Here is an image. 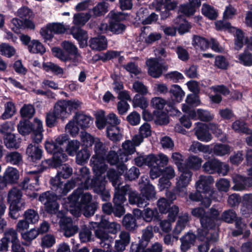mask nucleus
I'll use <instances>...</instances> for the list:
<instances>
[{
	"instance_id": "obj_32",
	"label": "nucleus",
	"mask_w": 252,
	"mask_h": 252,
	"mask_svg": "<svg viewBox=\"0 0 252 252\" xmlns=\"http://www.w3.org/2000/svg\"><path fill=\"white\" fill-rule=\"evenodd\" d=\"M117 148L116 146H114L112 149L108 153L107 155L105 156V161L106 160L111 165H116L119 163L126 162L121 159L122 155L120 152L119 155L115 152V150Z\"/></svg>"
},
{
	"instance_id": "obj_50",
	"label": "nucleus",
	"mask_w": 252,
	"mask_h": 252,
	"mask_svg": "<svg viewBox=\"0 0 252 252\" xmlns=\"http://www.w3.org/2000/svg\"><path fill=\"white\" fill-rule=\"evenodd\" d=\"M189 150L194 153H198V152L207 153L211 151V149L210 146L204 145L196 141L192 143L190 147Z\"/></svg>"
},
{
	"instance_id": "obj_47",
	"label": "nucleus",
	"mask_w": 252,
	"mask_h": 252,
	"mask_svg": "<svg viewBox=\"0 0 252 252\" xmlns=\"http://www.w3.org/2000/svg\"><path fill=\"white\" fill-rule=\"evenodd\" d=\"M29 51L32 53L43 54L45 52V48L42 44L37 40H33L28 45Z\"/></svg>"
},
{
	"instance_id": "obj_61",
	"label": "nucleus",
	"mask_w": 252,
	"mask_h": 252,
	"mask_svg": "<svg viewBox=\"0 0 252 252\" xmlns=\"http://www.w3.org/2000/svg\"><path fill=\"white\" fill-rule=\"evenodd\" d=\"M123 224L128 230H132L136 226L135 219L130 214H127L124 217Z\"/></svg>"
},
{
	"instance_id": "obj_36",
	"label": "nucleus",
	"mask_w": 252,
	"mask_h": 252,
	"mask_svg": "<svg viewBox=\"0 0 252 252\" xmlns=\"http://www.w3.org/2000/svg\"><path fill=\"white\" fill-rule=\"evenodd\" d=\"M164 5V10L160 13L161 19L164 20L170 15V11L174 10L177 6L178 2L174 0H162Z\"/></svg>"
},
{
	"instance_id": "obj_39",
	"label": "nucleus",
	"mask_w": 252,
	"mask_h": 252,
	"mask_svg": "<svg viewBox=\"0 0 252 252\" xmlns=\"http://www.w3.org/2000/svg\"><path fill=\"white\" fill-rule=\"evenodd\" d=\"M202 159L196 156H190L186 160L184 167L186 169H198L201 166Z\"/></svg>"
},
{
	"instance_id": "obj_58",
	"label": "nucleus",
	"mask_w": 252,
	"mask_h": 252,
	"mask_svg": "<svg viewBox=\"0 0 252 252\" xmlns=\"http://www.w3.org/2000/svg\"><path fill=\"white\" fill-rule=\"evenodd\" d=\"M95 124L97 127L101 129L103 128L106 124L107 119L105 117V113L103 110H99L95 114Z\"/></svg>"
},
{
	"instance_id": "obj_18",
	"label": "nucleus",
	"mask_w": 252,
	"mask_h": 252,
	"mask_svg": "<svg viewBox=\"0 0 252 252\" xmlns=\"http://www.w3.org/2000/svg\"><path fill=\"white\" fill-rule=\"evenodd\" d=\"M92 224L93 227H98L97 229L95 230V232L97 230L101 229L103 230L106 233L104 229H107L109 233L115 234H116L121 228L120 224L114 221L109 222L102 217L100 218V222H92ZM106 233H107L106 232Z\"/></svg>"
},
{
	"instance_id": "obj_57",
	"label": "nucleus",
	"mask_w": 252,
	"mask_h": 252,
	"mask_svg": "<svg viewBox=\"0 0 252 252\" xmlns=\"http://www.w3.org/2000/svg\"><path fill=\"white\" fill-rule=\"evenodd\" d=\"M39 235L36 229L32 228L29 231L22 232L21 236L26 242H31L35 239Z\"/></svg>"
},
{
	"instance_id": "obj_30",
	"label": "nucleus",
	"mask_w": 252,
	"mask_h": 252,
	"mask_svg": "<svg viewBox=\"0 0 252 252\" xmlns=\"http://www.w3.org/2000/svg\"><path fill=\"white\" fill-rule=\"evenodd\" d=\"M89 46L93 50L101 51L106 49L107 41L104 36H99L91 38L89 41Z\"/></svg>"
},
{
	"instance_id": "obj_21",
	"label": "nucleus",
	"mask_w": 252,
	"mask_h": 252,
	"mask_svg": "<svg viewBox=\"0 0 252 252\" xmlns=\"http://www.w3.org/2000/svg\"><path fill=\"white\" fill-rule=\"evenodd\" d=\"M7 200L9 205L26 206V203L22 199V193L17 188H13L9 190L7 194Z\"/></svg>"
},
{
	"instance_id": "obj_2",
	"label": "nucleus",
	"mask_w": 252,
	"mask_h": 252,
	"mask_svg": "<svg viewBox=\"0 0 252 252\" xmlns=\"http://www.w3.org/2000/svg\"><path fill=\"white\" fill-rule=\"evenodd\" d=\"M192 215L200 219L201 227L197 229V235L199 239H204L209 231L216 230L217 221L219 220V212L212 208L209 214L206 213L202 207L193 209Z\"/></svg>"
},
{
	"instance_id": "obj_6",
	"label": "nucleus",
	"mask_w": 252,
	"mask_h": 252,
	"mask_svg": "<svg viewBox=\"0 0 252 252\" xmlns=\"http://www.w3.org/2000/svg\"><path fill=\"white\" fill-rule=\"evenodd\" d=\"M93 124V118L83 113H77L73 119L66 125V131L72 136L76 135L79 128L85 129L90 127Z\"/></svg>"
},
{
	"instance_id": "obj_46",
	"label": "nucleus",
	"mask_w": 252,
	"mask_h": 252,
	"mask_svg": "<svg viewBox=\"0 0 252 252\" xmlns=\"http://www.w3.org/2000/svg\"><path fill=\"white\" fill-rule=\"evenodd\" d=\"M25 218L30 224L37 223L39 219L38 212L32 209H29L25 211L23 214Z\"/></svg>"
},
{
	"instance_id": "obj_12",
	"label": "nucleus",
	"mask_w": 252,
	"mask_h": 252,
	"mask_svg": "<svg viewBox=\"0 0 252 252\" xmlns=\"http://www.w3.org/2000/svg\"><path fill=\"white\" fill-rule=\"evenodd\" d=\"M57 218L60 219L59 221L60 227L64 236L69 237L77 232L78 226L73 223L71 218L65 217V212L58 213Z\"/></svg>"
},
{
	"instance_id": "obj_37",
	"label": "nucleus",
	"mask_w": 252,
	"mask_h": 252,
	"mask_svg": "<svg viewBox=\"0 0 252 252\" xmlns=\"http://www.w3.org/2000/svg\"><path fill=\"white\" fill-rule=\"evenodd\" d=\"M192 45L197 50L205 51L209 47V41L204 37L199 35H194Z\"/></svg>"
},
{
	"instance_id": "obj_42",
	"label": "nucleus",
	"mask_w": 252,
	"mask_h": 252,
	"mask_svg": "<svg viewBox=\"0 0 252 252\" xmlns=\"http://www.w3.org/2000/svg\"><path fill=\"white\" fill-rule=\"evenodd\" d=\"M92 16L90 12L76 13L73 16V23L77 26H83Z\"/></svg>"
},
{
	"instance_id": "obj_26",
	"label": "nucleus",
	"mask_w": 252,
	"mask_h": 252,
	"mask_svg": "<svg viewBox=\"0 0 252 252\" xmlns=\"http://www.w3.org/2000/svg\"><path fill=\"white\" fill-rule=\"evenodd\" d=\"M122 149L118 148V152H120L122 155L121 159L127 162L130 159L129 156L136 151L135 147L131 140H128L122 143Z\"/></svg>"
},
{
	"instance_id": "obj_24",
	"label": "nucleus",
	"mask_w": 252,
	"mask_h": 252,
	"mask_svg": "<svg viewBox=\"0 0 252 252\" xmlns=\"http://www.w3.org/2000/svg\"><path fill=\"white\" fill-rule=\"evenodd\" d=\"M195 125V133L197 139L206 142L211 141L212 136L207 130V125L200 122L196 123Z\"/></svg>"
},
{
	"instance_id": "obj_28",
	"label": "nucleus",
	"mask_w": 252,
	"mask_h": 252,
	"mask_svg": "<svg viewBox=\"0 0 252 252\" xmlns=\"http://www.w3.org/2000/svg\"><path fill=\"white\" fill-rule=\"evenodd\" d=\"M70 31L73 37L79 42L80 47H84L87 45L88 35L86 31L74 26L71 28Z\"/></svg>"
},
{
	"instance_id": "obj_54",
	"label": "nucleus",
	"mask_w": 252,
	"mask_h": 252,
	"mask_svg": "<svg viewBox=\"0 0 252 252\" xmlns=\"http://www.w3.org/2000/svg\"><path fill=\"white\" fill-rule=\"evenodd\" d=\"M90 156L91 153L88 149L86 148L82 149L76 154V162L82 165L88 160Z\"/></svg>"
},
{
	"instance_id": "obj_43",
	"label": "nucleus",
	"mask_w": 252,
	"mask_h": 252,
	"mask_svg": "<svg viewBox=\"0 0 252 252\" xmlns=\"http://www.w3.org/2000/svg\"><path fill=\"white\" fill-rule=\"evenodd\" d=\"M42 67L46 71L51 72L60 77L63 76V69L54 63L51 62L44 63L42 64Z\"/></svg>"
},
{
	"instance_id": "obj_35",
	"label": "nucleus",
	"mask_w": 252,
	"mask_h": 252,
	"mask_svg": "<svg viewBox=\"0 0 252 252\" xmlns=\"http://www.w3.org/2000/svg\"><path fill=\"white\" fill-rule=\"evenodd\" d=\"M242 207L241 212L243 215L247 216L252 212V194H245L242 198Z\"/></svg>"
},
{
	"instance_id": "obj_3",
	"label": "nucleus",
	"mask_w": 252,
	"mask_h": 252,
	"mask_svg": "<svg viewBox=\"0 0 252 252\" xmlns=\"http://www.w3.org/2000/svg\"><path fill=\"white\" fill-rule=\"evenodd\" d=\"M72 169L69 165L67 164L63 165L58 171L56 176L50 180L52 189L60 195H66L77 184V181H79V177H81V169L80 174L76 179H72L65 184H63L61 181V178L67 179L72 175Z\"/></svg>"
},
{
	"instance_id": "obj_22",
	"label": "nucleus",
	"mask_w": 252,
	"mask_h": 252,
	"mask_svg": "<svg viewBox=\"0 0 252 252\" xmlns=\"http://www.w3.org/2000/svg\"><path fill=\"white\" fill-rule=\"evenodd\" d=\"M207 233L204 239L201 240L198 238V240L205 242L204 243L198 245V250L199 252H208L210 244L216 242L218 239V234L216 230L209 231ZM197 238L198 237H197Z\"/></svg>"
},
{
	"instance_id": "obj_25",
	"label": "nucleus",
	"mask_w": 252,
	"mask_h": 252,
	"mask_svg": "<svg viewBox=\"0 0 252 252\" xmlns=\"http://www.w3.org/2000/svg\"><path fill=\"white\" fill-rule=\"evenodd\" d=\"M196 237L194 234L189 232L180 239V249L182 252H187L195 243Z\"/></svg>"
},
{
	"instance_id": "obj_14",
	"label": "nucleus",
	"mask_w": 252,
	"mask_h": 252,
	"mask_svg": "<svg viewBox=\"0 0 252 252\" xmlns=\"http://www.w3.org/2000/svg\"><path fill=\"white\" fill-rule=\"evenodd\" d=\"M214 182L211 176L200 175L195 183L196 189L204 194H209L211 196L213 193L212 185Z\"/></svg>"
},
{
	"instance_id": "obj_20",
	"label": "nucleus",
	"mask_w": 252,
	"mask_h": 252,
	"mask_svg": "<svg viewBox=\"0 0 252 252\" xmlns=\"http://www.w3.org/2000/svg\"><path fill=\"white\" fill-rule=\"evenodd\" d=\"M67 156L62 149L53 154L52 159H48L42 162L43 165L47 164L49 166L57 168L60 166L63 162L66 161Z\"/></svg>"
},
{
	"instance_id": "obj_16",
	"label": "nucleus",
	"mask_w": 252,
	"mask_h": 252,
	"mask_svg": "<svg viewBox=\"0 0 252 252\" xmlns=\"http://www.w3.org/2000/svg\"><path fill=\"white\" fill-rule=\"evenodd\" d=\"M52 52L54 55L61 61L66 62L70 60L73 65H77L82 60V57L78 50L75 53L69 55L59 48L54 47L52 48Z\"/></svg>"
},
{
	"instance_id": "obj_13",
	"label": "nucleus",
	"mask_w": 252,
	"mask_h": 252,
	"mask_svg": "<svg viewBox=\"0 0 252 252\" xmlns=\"http://www.w3.org/2000/svg\"><path fill=\"white\" fill-rule=\"evenodd\" d=\"M38 186V177L37 176L26 177L20 184V187L26 192L27 195L34 198L37 196V194L34 192L37 190Z\"/></svg>"
},
{
	"instance_id": "obj_59",
	"label": "nucleus",
	"mask_w": 252,
	"mask_h": 252,
	"mask_svg": "<svg viewBox=\"0 0 252 252\" xmlns=\"http://www.w3.org/2000/svg\"><path fill=\"white\" fill-rule=\"evenodd\" d=\"M16 51L13 47L7 43L0 45V53L7 57H11L14 55Z\"/></svg>"
},
{
	"instance_id": "obj_15",
	"label": "nucleus",
	"mask_w": 252,
	"mask_h": 252,
	"mask_svg": "<svg viewBox=\"0 0 252 252\" xmlns=\"http://www.w3.org/2000/svg\"><path fill=\"white\" fill-rule=\"evenodd\" d=\"M249 177H244L240 175H234L233 181L235 185L233 187L234 190L241 191L245 189L247 187L252 186V167L248 170Z\"/></svg>"
},
{
	"instance_id": "obj_49",
	"label": "nucleus",
	"mask_w": 252,
	"mask_h": 252,
	"mask_svg": "<svg viewBox=\"0 0 252 252\" xmlns=\"http://www.w3.org/2000/svg\"><path fill=\"white\" fill-rule=\"evenodd\" d=\"M6 162L12 164L18 165L22 162V156L17 152H10L5 157Z\"/></svg>"
},
{
	"instance_id": "obj_51",
	"label": "nucleus",
	"mask_w": 252,
	"mask_h": 252,
	"mask_svg": "<svg viewBox=\"0 0 252 252\" xmlns=\"http://www.w3.org/2000/svg\"><path fill=\"white\" fill-rule=\"evenodd\" d=\"M107 175L108 179L112 182L113 186L115 187V191L116 190V188L121 189L123 187V186L120 187L121 183L119 181V174L117 173L114 169H109L107 172Z\"/></svg>"
},
{
	"instance_id": "obj_56",
	"label": "nucleus",
	"mask_w": 252,
	"mask_h": 252,
	"mask_svg": "<svg viewBox=\"0 0 252 252\" xmlns=\"http://www.w3.org/2000/svg\"><path fill=\"white\" fill-rule=\"evenodd\" d=\"M80 138L83 145L86 147L91 146L93 144H94L95 140L98 139V138L94 137L90 133L85 131L81 133Z\"/></svg>"
},
{
	"instance_id": "obj_64",
	"label": "nucleus",
	"mask_w": 252,
	"mask_h": 252,
	"mask_svg": "<svg viewBox=\"0 0 252 252\" xmlns=\"http://www.w3.org/2000/svg\"><path fill=\"white\" fill-rule=\"evenodd\" d=\"M18 130L20 134L27 135L32 130V126L29 122L20 121L18 126Z\"/></svg>"
},
{
	"instance_id": "obj_1",
	"label": "nucleus",
	"mask_w": 252,
	"mask_h": 252,
	"mask_svg": "<svg viewBox=\"0 0 252 252\" xmlns=\"http://www.w3.org/2000/svg\"><path fill=\"white\" fill-rule=\"evenodd\" d=\"M81 177L77 184L80 187L75 190L67 198L64 205L66 209L73 215L78 217L81 213L87 217L93 215L96 208L95 203H91L92 196L90 192H84L82 189L92 188L94 191L99 194L103 201L110 199V194L105 189V177L95 176L91 180L90 171L86 167L81 168Z\"/></svg>"
},
{
	"instance_id": "obj_19",
	"label": "nucleus",
	"mask_w": 252,
	"mask_h": 252,
	"mask_svg": "<svg viewBox=\"0 0 252 252\" xmlns=\"http://www.w3.org/2000/svg\"><path fill=\"white\" fill-rule=\"evenodd\" d=\"M96 237L100 240L99 244L100 246L106 250V252H114L112 250V244L113 242L114 238L108 233H105L103 230L99 229L95 232Z\"/></svg>"
},
{
	"instance_id": "obj_31",
	"label": "nucleus",
	"mask_w": 252,
	"mask_h": 252,
	"mask_svg": "<svg viewBox=\"0 0 252 252\" xmlns=\"http://www.w3.org/2000/svg\"><path fill=\"white\" fill-rule=\"evenodd\" d=\"M147 14L148 9L143 7L141 8L137 13V16L142 21L143 24H151L158 20V15L155 13H152L149 16L144 19Z\"/></svg>"
},
{
	"instance_id": "obj_8",
	"label": "nucleus",
	"mask_w": 252,
	"mask_h": 252,
	"mask_svg": "<svg viewBox=\"0 0 252 252\" xmlns=\"http://www.w3.org/2000/svg\"><path fill=\"white\" fill-rule=\"evenodd\" d=\"M129 186L127 185L122 187L121 189L116 188V190L115 192L113 198V203L114 204L113 213L115 216L120 218L125 214V210L123 204L126 200V193L127 192H129Z\"/></svg>"
},
{
	"instance_id": "obj_63",
	"label": "nucleus",
	"mask_w": 252,
	"mask_h": 252,
	"mask_svg": "<svg viewBox=\"0 0 252 252\" xmlns=\"http://www.w3.org/2000/svg\"><path fill=\"white\" fill-rule=\"evenodd\" d=\"M56 243L54 235L46 234L42 238L41 246L43 248H49L52 247Z\"/></svg>"
},
{
	"instance_id": "obj_34",
	"label": "nucleus",
	"mask_w": 252,
	"mask_h": 252,
	"mask_svg": "<svg viewBox=\"0 0 252 252\" xmlns=\"http://www.w3.org/2000/svg\"><path fill=\"white\" fill-rule=\"evenodd\" d=\"M3 141L4 145L8 149H17L20 147L21 143V139L14 134L6 135Z\"/></svg>"
},
{
	"instance_id": "obj_53",
	"label": "nucleus",
	"mask_w": 252,
	"mask_h": 252,
	"mask_svg": "<svg viewBox=\"0 0 252 252\" xmlns=\"http://www.w3.org/2000/svg\"><path fill=\"white\" fill-rule=\"evenodd\" d=\"M202 12L211 20L215 19L218 16V13L214 7L206 3L202 5Z\"/></svg>"
},
{
	"instance_id": "obj_4",
	"label": "nucleus",
	"mask_w": 252,
	"mask_h": 252,
	"mask_svg": "<svg viewBox=\"0 0 252 252\" xmlns=\"http://www.w3.org/2000/svg\"><path fill=\"white\" fill-rule=\"evenodd\" d=\"M139 188L142 196L136 191L129 190L128 201L130 204H136L139 207L147 205L148 200L155 198L156 192L155 187L149 183L147 178L142 177L139 182Z\"/></svg>"
},
{
	"instance_id": "obj_7",
	"label": "nucleus",
	"mask_w": 252,
	"mask_h": 252,
	"mask_svg": "<svg viewBox=\"0 0 252 252\" xmlns=\"http://www.w3.org/2000/svg\"><path fill=\"white\" fill-rule=\"evenodd\" d=\"M54 193H51L50 191L45 192L40 195L39 200L44 204L45 210L48 213L57 217L58 213L63 212L58 211L59 205L57 201L59 197L64 195H60L56 191Z\"/></svg>"
},
{
	"instance_id": "obj_60",
	"label": "nucleus",
	"mask_w": 252,
	"mask_h": 252,
	"mask_svg": "<svg viewBox=\"0 0 252 252\" xmlns=\"http://www.w3.org/2000/svg\"><path fill=\"white\" fill-rule=\"evenodd\" d=\"M58 118H60L63 119L65 118V117H63L57 114L55 106L54 112H49L47 114L46 118V122L47 125L49 127L54 126L56 123L57 119Z\"/></svg>"
},
{
	"instance_id": "obj_17",
	"label": "nucleus",
	"mask_w": 252,
	"mask_h": 252,
	"mask_svg": "<svg viewBox=\"0 0 252 252\" xmlns=\"http://www.w3.org/2000/svg\"><path fill=\"white\" fill-rule=\"evenodd\" d=\"M148 72L151 76L155 78L159 77L163 71L168 69V65L159 63L156 59H149L146 61Z\"/></svg>"
},
{
	"instance_id": "obj_27",
	"label": "nucleus",
	"mask_w": 252,
	"mask_h": 252,
	"mask_svg": "<svg viewBox=\"0 0 252 252\" xmlns=\"http://www.w3.org/2000/svg\"><path fill=\"white\" fill-rule=\"evenodd\" d=\"M26 154L31 160L35 162L41 159L42 150L37 144L31 143L27 148Z\"/></svg>"
},
{
	"instance_id": "obj_38",
	"label": "nucleus",
	"mask_w": 252,
	"mask_h": 252,
	"mask_svg": "<svg viewBox=\"0 0 252 252\" xmlns=\"http://www.w3.org/2000/svg\"><path fill=\"white\" fill-rule=\"evenodd\" d=\"M109 3L106 1L98 2L91 10L93 12V16L96 17L104 15L109 11Z\"/></svg>"
},
{
	"instance_id": "obj_33",
	"label": "nucleus",
	"mask_w": 252,
	"mask_h": 252,
	"mask_svg": "<svg viewBox=\"0 0 252 252\" xmlns=\"http://www.w3.org/2000/svg\"><path fill=\"white\" fill-rule=\"evenodd\" d=\"M2 177L7 184L15 183L19 179V171L15 168L8 166L4 171Z\"/></svg>"
},
{
	"instance_id": "obj_9",
	"label": "nucleus",
	"mask_w": 252,
	"mask_h": 252,
	"mask_svg": "<svg viewBox=\"0 0 252 252\" xmlns=\"http://www.w3.org/2000/svg\"><path fill=\"white\" fill-rule=\"evenodd\" d=\"M180 175L176 178L175 191L180 196H183L187 193V187L189 184L192 176V172L183 166H179Z\"/></svg>"
},
{
	"instance_id": "obj_5",
	"label": "nucleus",
	"mask_w": 252,
	"mask_h": 252,
	"mask_svg": "<svg viewBox=\"0 0 252 252\" xmlns=\"http://www.w3.org/2000/svg\"><path fill=\"white\" fill-rule=\"evenodd\" d=\"M95 140L94 148V155L91 158V164L95 176L105 177V175H103L107 168V166L105 163V156L108 147L102 142L99 138Z\"/></svg>"
},
{
	"instance_id": "obj_40",
	"label": "nucleus",
	"mask_w": 252,
	"mask_h": 252,
	"mask_svg": "<svg viewBox=\"0 0 252 252\" xmlns=\"http://www.w3.org/2000/svg\"><path fill=\"white\" fill-rule=\"evenodd\" d=\"M220 160L213 158L206 161L202 165L203 171L208 174L216 173L220 166Z\"/></svg>"
},
{
	"instance_id": "obj_41",
	"label": "nucleus",
	"mask_w": 252,
	"mask_h": 252,
	"mask_svg": "<svg viewBox=\"0 0 252 252\" xmlns=\"http://www.w3.org/2000/svg\"><path fill=\"white\" fill-rule=\"evenodd\" d=\"M107 135L114 141H120L123 137L122 131L117 126H109L107 128Z\"/></svg>"
},
{
	"instance_id": "obj_45",
	"label": "nucleus",
	"mask_w": 252,
	"mask_h": 252,
	"mask_svg": "<svg viewBox=\"0 0 252 252\" xmlns=\"http://www.w3.org/2000/svg\"><path fill=\"white\" fill-rule=\"evenodd\" d=\"M169 92L172 94L173 100L178 103L182 100L185 94L181 87L178 85H172Z\"/></svg>"
},
{
	"instance_id": "obj_48",
	"label": "nucleus",
	"mask_w": 252,
	"mask_h": 252,
	"mask_svg": "<svg viewBox=\"0 0 252 252\" xmlns=\"http://www.w3.org/2000/svg\"><path fill=\"white\" fill-rule=\"evenodd\" d=\"M3 238L8 243L10 242L12 245L20 242L17 231L13 228L7 229L4 233Z\"/></svg>"
},
{
	"instance_id": "obj_55",
	"label": "nucleus",
	"mask_w": 252,
	"mask_h": 252,
	"mask_svg": "<svg viewBox=\"0 0 252 252\" xmlns=\"http://www.w3.org/2000/svg\"><path fill=\"white\" fill-rule=\"evenodd\" d=\"M153 236V227L152 226H148L143 230L142 239L139 246L145 247L150 239Z\"/></svg>"
},
{
	"instance_id": "obj_44",
	"label": "nucleus",
	"mask_w": 252,
	"mask_h": 252,
	"mask_svg": "<svg viewBox=\"0 0 252 252\" xmlns=\"http://www.w3.org/2000/svg\"><path fill=\"white\" fill-rule=\"evenodd\" d=\"M174 23L177 25L176 28L181 34H184L188 32L190 27L189 23L184 20L182 16H178L175 20Z\"/></svg>"
},
{
	"instance_id": "obj_10",
	"label": "nucleus",
	"mask_w": 252,
	"mask_h": 252,
	"mask_svg": "<svg viewBox=\"0 0 252 252\" xmlns=\"http://www.w3.org/2000/svg\"><path fill=\"white\" fill-rule=\"evenodd\" d=\"M81 104L82 103L77 99L63 100L55 104V108L58 115L66 118L72 111L80 108Z\"/></svg>"
},
{
	"instance_id": "obj_62",
	"label": "nucleus",
	"mask_w": 252,
	"mask_h": 252,
	"mask_svg": "<svg viewBox=\"0 0 252 252\" xmlns=\"http://www.w3.org/2000/svg\"><path fill=\"white\" fill-rule=\"evenodd\" d=\"M80 143L77 140H73L69 141L67 145L66 151L71 156H74L79 149Z\"/></svg>"
},
{
	"instance_id": "obj_23",
	"label": "nucleus",
	"mask_w": 252,
	"mask_h": 252,
	"mask_svg": "<svg viewBox=\"0 0 252 252\" xmlns=\"http://www.w3.org/2000/svg\"><path fill=\"white\" fill-rule=\"evenodd\" d=\"M189 221V217L188 213L181 214L178 218L175 228L173 231V237L178 240V235L185 228Z\"/></svg>"
},
{
	"instance_id": "obj_29",
	"label": "nucleus",
	"mask_w": 252,
	"mask_h": 252,
	"mask_svg": "<svg viewBox=\"0 0 252 252\" xmlns=\"http://www.w3.org/2000/svg\"><path fill=\"white\" fill-rule=\"evenodd\" d=\"M133 213L136 216L143 218L144 220L147 222L151 221L154 218L157 217L158 214L156 209H152L150 208L144 209L142 211L136 209L134 210Z\"/></svg>"
},
{
	"instance_id": "obj_11",
	"label": "nucleus",
	"mask_w": 252,
	"mask_h": 252,
	"mask_svg": "<svg viewBox=\"0 0 252 252\" xmlns=\"http://www.w3.org/2000/svg\"><path fill=\"white\" fill-rule=\"evenodd\" d=\"M221 218L227 223H232L233 220H235L236 229L232 232V234L234 236H237L242 234L244 230L245 229L246 224L242 221L241 218L237 217L236 213L233 210L224 211L222 214Z\"/></svg>"
},
{
	"instance_id": "obj_52",
	"label": "nucleus",
	"mask_w": 252,
	"mask_h": 252,
	"mask_svg": "<svg viewBox=\"0 0 252 252\" xmlns=\"http://www.w3.org/2000/svg\"><path fill=\"white\" fill-rule=\"evenodd\" d=\"M230 152V147L227 145L217 144L213 148V153L217 156H223L229 154Z\"/></svg>"
}]
</instances>
